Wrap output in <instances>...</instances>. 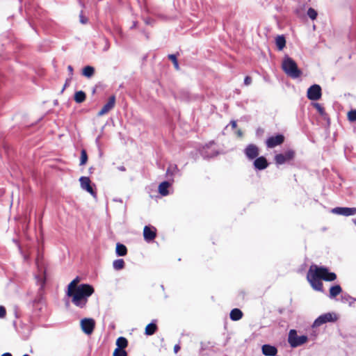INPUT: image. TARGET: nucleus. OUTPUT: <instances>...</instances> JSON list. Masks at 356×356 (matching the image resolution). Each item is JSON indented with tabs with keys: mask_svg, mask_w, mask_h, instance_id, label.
<instances>
[{
	"mask_svg": "<svg viewBox=\"0 0 356 356\" xmlns=\"http://www.w3.org/2000/svg\"><path fill=\"white\" fill-rule=\"evenodd\" d=\"M353 221H354V223H355V225H356V218H355V219H354V220H353Z\"/></svg>",
	"mask_w": 356,
	"mask_h": 356,
	"instance_id": "3c124183",
	"label": "nucleus"
},
{
	"mask_svg": "<svg viewBox=\"0 0 356 356\" xmlns=\"http://www.w3.org/2000/svg\"><path fill=\"white\" fill-rule=\"evenodd\" d=\"M295 152L292 149H289L283 154H278L275 155V162L277 165H282L293 160Z\"/></svg>",
	"mask_w": 356,
	"mask_h": 356,
	"instance_id": "423d86ee",
	"label": "nucleus"
},
{
	"mask_svg": "<svg viewBox=\"0 0 356 356\" xmlns=\"http://www.w3.org/2000/svg\"><path fill=\"white\" fill-rule=\"evenodd\" d=\"M342 291L341 287L339 285H334L332 286L330 289V294L329 297L331 299L334 298L336 296H337L339 294H340Z\"/></svg>",
	"mask_w": 356,
	"mask_h": 356,
	"instance_id": "6ab92c4d",
	"label": "nucleus"
},
{
	"mask_svg": "<svg viewBox=\"0 0 356 356\" xmlns=\"http://www.w3.org/2000/svg\"><path fill=\"white\" fill-rule=\"evenodd\" d=\"M114 201L118 202H120V203L122 202V200L121 199H114Z\"/></svg>",
	"mask_w": 356,
	"mask_h": 356,
	"instance_id": "de8ad7c7",
	"label": "nucleus"
},
{
	"mask_svg": "<svg viewBox=\"0 0 356 356\" xmlns=\"http://www.w3.org/2000/svg\"><path fill=\"white\" fill-rule=\"evenodd\" d=\"M156 229L154 227L145 226L143 229L144 239L147 242L153 241L156 236Z\"/></svg>",
	"mask_w": 356,
	"mask_h": 356,
	"instance_id": "ddd939ff",
	"label": "nucleus"
},
{
	"mask_svg": "<svg viewBox=\"0 0 356 356\" xmlns=\"http://www.w3.org/2000/svg\"><path fill=\"white\" fill-rule=\"evenodd\" d=\"M315 106H316V108L318 109V111L321 113H323V108L321 106V105H320V104H316Z\"/></svg>",
	"mask_w": 356,
	"mask_h": 356,
	"instance_id": "ea45409f",
	"label": "nucleus"
},
{
	"mask_svg": "<svg viewBox=\"0 0 356 356\" xmlns=\"http://www.w3.org/2000/svg\"><path fill=\"white\" fill-rule=\"evenodd\" d=\"M179 172L177 165L175 164H170L167 171H166V177L170 178V177L174 176L177 173Z\"/></svg>",
	"mask_w": 356,
	"mask_h": 356,
	"instance_id": "412c9836",
	"label": "nucleus"
},
{
	"mask_svg": "<svg viewBox=\"0 0 356 356\" xmlns=\"http://www.w3.org/2000/svg\"><path fill=\"white\" fill-rule=\"evenodd\" d=\"M252 83V79L250 76H245V79H244V84L246 85V86H249Z\"/></svg>",
	"mask_w": 356,
	"mask_h": 356,
	"instance_id": "4c0bfd02",
	"label": "nucleus"
},
{
	"mask_svg": "<svg viewBox=\"0 0 356 356\" xmlns=\"http://www.w3.org/2000/svg\"><path fill=\"white\" fill-rule=\"evenodd\" d=\"M127 250L125 245L121 243H117L116 254L118 256H124L127 254Z\"/></svg>",
	"mask_w": 356,
	"mask_h": 356,
	"instance_id": "bb28decb",
	"label": "nucleus"
},
{
	"mask_svg": "<svg viewBox=\"0 0 356 356\" xmlns=\"http://www.w3.org/2000/svg\"><path fill=\"white\" fill-rule=\"evenodd\" d=\"M238 136H242V132H241V131H240V130H239V131H238Z\"/></svg>",
	"mask_w": 356,
	"mask_h": 356,
	"instance_id": "8fccbe9b",
	"label": "nucleus"
},
{
	"mask_svg": "<svg viewBox=\"0 0 356 356\" xmlns=\"http://www.w3.org/2000/svg\"><path fill=\"white\" fill-rule=\"evenodd\" d=\"M275 43L279 50H282L286 45V40L283 35H278L275 38Z\"/></svg>",
	"mask_w": 356,
	"mask_h": 356,
	"instance_id": "b1692460",
	"label": "nucleus"
},
{
	"mask_svg": "<svg viewBox=\"0 0 356 356\" xmlns=\"http://www.w3.org/2000/svg\"><path fill=\"white\" fill-rule=\"evenodd\" d=\"M171 183L168 181H164L159 185V193L162 196H166L169 194L168 188L170 186Z\"/></svg>",
	"mask_w": 356,
	"mask_h": 356,
	"instance_id": "f3484780",
	"label": "nucleus"
},
{
	"mask_svg": "<svg viewBox=\"0 0 356 356\" xmlns=\"http://www.w3.org/2000/svg\"><path fill=\"white\" fill-rule=\"evenodd\" d=\"M116 345L118 346L116 348L124 349L128 345L127 339L123 337H120L117 339Z\"/></svg>",
	"mask_w": 356,
	"mask_h": 356,
	"instance_id": "393cba45",
	"label": "nucleus"
},
{
	"mask_svg": "<svg viewBox=\"0 0 356 356\" xmlns=\"http://www.w3.org/2000/svg\"><path fill=\"white\" fill-rule=\"evenodd\" d=\"M230 125L233 129H235L236 127V122L234 120H232L230 122Z\"/></svg>",
	"mask_w": 356,
	"mask_h": 356,
	"instance_id": "79ce46f5",
	"label": "nucleus"
},
{
	"mask_svg": "<svg viewBox=\"0 0 356 356\" xmlns=\"http://www.w3.org/2000/svg\"><path fill=\"white\" fill-rule=\"evenodd\" d=\"M337 320V316L334 313H325L319 316L313 323L312 327H317L326 323L334 322Z\"/></svg>",
	"mask_w": 356,
	"mask_h": 356,
	"instance_id": "39448f33",
	"label": "nucleus"
},
{
	"mask_svg": "<svg viewBox=\"0 0 356 356\" xmlns=\"http://www.w3.org/2000/svg\"><path fill=\"white\" fill-rule=\"evenodd\" d=\"M23 356H29V355H26H26H24Z\"/></svg>",
	"mask_w": 356,
	"mask_h": 356,
	"instance_id": "603ef678",
	"label": "nucleus"
},
{
	"mask_svg": "<svg viewBox=\"0 0 356 356\" xmlns=\"http://www.w3.org/2000/svg\"><path fill=\"white\" fill-rule=\"evenodd\" d=\"M118 170H120V171H125L126 169L124 166H120L118 167Z\"/></svg>",
	"mask_w": 356,
	"mask_h": 356,
	"instance_id": "a18cd8bd",
	"label": "nucleus"
},
{
	"mask_svg": "<svg viewBox=\"0 0 356 356\" xmlns=\"http://www.w3.org/2000/svg\"><path fill=\"white\" fill-rule=\"evenodd\" d=\"M113 356H127V353L124 349L115 348Z\"/></svg>",
	"mask_w": 356,
	"mask_h": 356,
	"instance_id": "473e14b6",
	"label": "nucleus"
},
{
	"mask_svg": "<svg viewBox=\"0 0 356 356\" xmlns=\"http://www.w3.org/2000/svg\"><path fill=\"white\" fill-rule=\"evenodd\" d=\"M67 70H68V72H69L70 74L72 75V74H73V67H72V66L68 65Z\"/></svg>",
	"mask_w": 356,
	"mask_h": 356,
	"instance_id": "a19ab883",
	"label": "nucleus"
},
{
	"mask_svg": "<svg viewBox=\"0 0 356 356\" xmlns=\"http://www.w3.org/2000/svg\"><path fill=\"white\" fill-rule=\"evenodd\" d=\"M261 350L265 356H275L277 353L276 347L268 344L263 345Z\"/></svg>",
	"mask_w": 356,
	"mask_h": 356,
	"instance_id": "dca6fc26",
	"label": "nucleus"
},
{
	"mask_svg": "<svg viewBox=\"0 0 356 356\" xmlns=\"http://www.w3.org/2000/svg\"><path fill=\"white\" fill-rule=\"evenodd\" d=\"M81 187L83 190L86 191L90 194H91L93 197L96 196V193L93 190L92 187L91 186L90 184V179L88 177H81L79 179Z\"/></svg>",
	"mask_w": 356,
	"mask_h": 356,
	"instance_id": "f8f14e48",
	"label": "nucleus"
},
{
	"mask_svg": "<svg viewBox=\"0 0 356 356\" xmlns=\"http://www.w3.org/2000/svg\"><path fill=\"white\" fill-rule=\"evenodd\" d=\"M35 279L37 280V282L41 286H42L43 284L44 283V279L39 275L35 276Z\"/></svg>",
	"mask_w": 356,
	"mask_h": 356,
	"instance_id": "e433bc0d",
	"label": "nucleus"
},
{
	"mask_svg": "<svg viewBox=\"0 0 356 356\" xmlns=\"http://www.w3.org/2000/svg\"><path fill=\"white\" fill-rule=\"evenodd\" d=\"M230 318L232 321H238L243 316V312L239 309H233L229 314Z\"/></svg>",
	"mask_w": 356,
	"mask_h": 356,
	"instance_id": "aec40b11",
	"label": "nucleus"
},
{
	"mask_svg": "<svg viewBox=\"0 0 356 356\" xmlns=\"http://www.w3.org/2000/svg\"><path fill=\"white\" fill-rule=\"evenodd\" d=\"M95 292L93 286L88 284H81L73 292L66 294L71 298L72 302L77 307L83 309L86 307L89 297Z\"/></svg>",
	"mask_w": 356,
	"mask_h": 356,
	"instance_id": "f03ea898",
	"label": "nucleus"
},
{
	"mask_svg": "<svg viewBox=\"0 0 356 356\" xmlns=\"http://www.w3.org/2000/svg\"><path fill=\"white\" fill-rule=\"evenodd\" d=\"M331 211L332 213L343 216L356 215L355 207H335L333 208Z\"/></svg>",
	"mask_w": 356,
	"mask_h": 356,
	"instance_id": "9d476101",
	"label": "nucleus"
},
{
	"mask_svg": "<svg viewBox=\"0 0 356 356\" xmlns=\"http://www.w3.org/2000/svg\"><path fill=\"white\" fill-rule=\"evenodd\" d=\"M253 165L256 170H263L268 167V163L264 156H259L254 159Z\"/></svg>",
	"mask_w": 356,
	"mask_h": 356,
	"instance_id": "2eb2a0df",
	"label": "nucleus"
},
{
	"mask_svg": "<svg viewBox=\"0 0 356 356\" xmlns=\"http://www.w3.org/2000/svg\"><path fill=\"white\" fill-rule=\"evenodd\" d=\"M137 26V22L136 21H134L133 22V24H132V26L130 27L131 29H134L136 28Z\"/></svg>",
	"mask_w": 356,
	"mask_h": 356,
	"instance_id": "c03bdc74",
	"label": "nucleus"
},
{
	"mask_svg": "<svg viewBox=\"0 0 356 356\" xmlns=\"http://www.w3.org/2000/svg\"><path fill=\"white\" fill-rule=\"evenodd\" d=\"M284 140V136L282 134H277L276 136L269 137L266 140V144L268 148H273L277 145L282 144Z\"/></svg>",
	"mask_w": 356,
	"mask_h": 356,
	"instance_id": "9b49d317",
	"label": "nucleus"
},
{
	"mask_svg": "<svg viewBox=\"0 0 356 356\" xmlns=\"http://www.w3.org/2000/svg\"><path fill=\"white\" fill-rule=\"evenodd\" d=\"M80 325L82 331L85 334L90 335L93 332L95 321L91 318H85L81 320Z\"/></svg>",
	"mask_w": 356,
	"mask_h": 356,
	"instance_id": "0eeeda50",
	"label": "nucleus"
},
{
	"mask_svg": "<svg viewBox=\"0 0 356 356\" xmlns=\"http://www.w3.org/2000/svg\"><path fill=\"white\" fill-rule=\"evenodd\" d=\"M108 47H109L108 44H106V46H105L104 50L106 51L108 49Z\"/></svg>",
	"mask_w": 356,
	"mask_h": 356,
	"instance_id": "09e8293b",
	"label": "nucleus"
},
{
	"mask_svg": "<svg viewBox=\"0 0 356 356\" xmlns=\"http://www.w3.org/2000/svg\"><path fill=\"white\" fill-rule=\"evenodd\" d=\"M282 68L288 76L293 79L298 78L302 74L301 71L298 68L296 63L288 56L284 58Z\"/></svg>",
	"mask_w": 356,
	"mask_h": 356,
	"instance_id": "7ed1b4c3",
	"label": "nucleus"
},
{
	"mask_svg": "<svg viewBox=\"0 0 356 356\" xmlns=\"http://www.w3.org/2000/svg\"><path fill=\"white\" fill-rule=\"evenodd\" d=\"M307 337L306 335H298L296 330H291L289 333L288 342L292 348H296L307 341Z\"/></svg>",
	"mask_w": 356,
	"mask_h": 356,
	"instance_id": "20e7f679",
	"label": "nucleus"
},
{
	"mask_svg": "<svg viewBox=\"0 0 356 356\" xmlns=\"http://www.w3.org/2000/svg\"><path fill=\"white\" fill-rule=\"evenodd\" d=\"M124 266V261L122 259H116L113 263V267L116 270H122Z\"/></svg>",
	"mask_w": 356,
	"mask_h": 356,
	"instance_id": "c85d7f7f",
	"label": "nucleus"
},
{
	"mask_svg": "<svg viewBox=\"0 0 356 356\" xmlns=\"http://www.w3.org/2000/svg\"><path fill=\"white\" fill-rule=\"evenodd\" d=\"M88 161V156L86 151L85 149H82L81 152V159H80V165H83L86 163Z\"/></svg>",
	"mask_w": 356,
	"mask_h": 356,
	"instance_id": "7c9ffc66",
	"label": "nucleus"
},
{
	"mask_svg": "<svg viewBox=\"0 0 356 356\" xmlns=\"http://www.w3.org/2000/svg\"><path fill=\"white\" fill-rule=\"evenodd\" d=\"M307 97L310 100H318L321 97V86L317 84L312 85L307 90Z\"/></svg>",
	"mask_w": 356,
	"mask_h": 356,
	"instance_id": "1a4fd4ad",
	"label": "nucleus"
},
{
	"mask_svg": "<svg viewBox=\"0 0 356 356\" xmlns=\"http://www.w3.org/2000/svg\"><path fill=\"white\" fill-rule=\"evenodd\" d=\"M244 154L249 161L254 160L259 154V149L254 144H249L243 150Z\"/></svg>",
	"mask_w": 356,
	"mask_h": 356,
	"instance_id": "6e6552de",
	"label": "nucleus"
},
{
	"mask_svg": "<svg viewBox=\"0 0 356 356\" xmlns=\"http://www.w3.org/2000/svg\"><path fill=\"white\" fill-rule=\"evenodd\" d=\"M341 301L343 303L348 302L350 306H352L353 303L356 301V299L351 297L348 294H343L341 296Z\"/></svg>",
	"mask_w": 356,
	"mask_h": 356,
	"instance_id": "a878e982",
	"label": "nucleus"
},
{
	"mask_svg": "<svg viewBox=\"0 0 356 356\" xmlns=\"http://www.w3.org/2000/svg\"><path fill=\"white\" fill-rule=\"evenodd\" d=\"M115 97L114 95L111 96L107 103L102 107L99 111L98 115L102 116L108 113L115 106Z\"/></svg>",
	"mask_w": 356,
	"mask_h": 356,
	"instance_id": "4468645a",
	"label": "nucleus"
},
{
	"mask_svg": "<svg viewBox=\"0 0 356 356\" xmlns=\"http://www.w3.org/2000/svg\"><path fill=\"white\" fill-rule=\"evenodd\" d=\"M307 14L308 17L312 20L316 19L318 15L317 12L312 8H309L308 9Z\"/></svg>",
	"mask_w": 356,
	"mask_h": 356,
	"instance_id": "2f4dec72",
	"label": "nucleus"
},
{
	"mask_svg": "<svg viewBox=\"0 0 356 356\" xmlns=\"http://www.w3.org/2000/svg\"><path fill=\"white\" fill-rule=\"evenodd\" d=\"M86 99V94L84 92L80 90L76 92L74 94V100L77 103H82Z\"/></svg>",
	"mask_w": 356,
	"mask_h": 356,
	"instance_id": "cd10ccee",
	"label": "nucleus"
},
{
	"mask_svg": "<svg viewBox=\"0 0 356 356\" xmlns=\"http://www.w3.org/2000/svg\"><path fill=\"white\" fill-rule=\"evenodd\" d=\"M156 330L157 325L156 324V321L154 320L146 326L145 333L146 335L150 336L154 334Z\"/></svg>",
	"mask_w": 356,
	"mask_h": 356,
	"instance_id": "a211bd4d",
	"label": "nucleus"
},
{
	"mask_svg": "<svg viewBox=\"0 0 356 356\" xmlns=\"http://www.w3.org/2000/svg\"><path fill=\"white\" fill-rule=\"evenodd\" d=\"M79 282V278L77 277L74 279L67 286V290L66 294L73 292L76 289L79 287L78 283Z\"/></svg>",
	"mask_w": 356,
	"mask_h": 356,
	"instance_id": "4be33fe9",
	"label": "nucleus"
},
{
	"mask_svg": "<svg viewBox=\"0 0 356 356\" xmlns=\"http://www.w3.org/2000/svg\"><path fill=\"white\" fill-rule=\"evenodd\" d=\"M307 278L314 289L322 291L323 284L321 280L333 281L337 278V275L334 273L329 272L325 267L312 265L307 272Z\"/></svg>",
	"mask_w": 356,
	"mask_h": 356,
	"instance_id": "f257e3e1",
	"label": "nucleus"
},
{
	"mask_svg": "<svg viewBox=\"0 0 356 356\" xmlns=\"http://www.w3.org/2000/svg\"><path fill=\"white\" fill-rule=\"evenodd\" d=\"M1 356H12V355L9 353H3Z\"/></svg>",
	"mask_w": 356,
	"mask_h": 356,
	"instance_id": "49530a36",
	"label": "nucleus"
},
{
	"mask_svg": "<svg viewBox=\"0 0 356 356\" xmlns=\"http://www.w3.org/2000/svg\"><path fill=\"white\" fill-rule=\"evenodd\" d=\"M94 73H95V68L90 65L86 66L85 67H83V69L82 70V74L87 78L92 77L93 76Z\"/></svg>",
	"mask_w": 356,
	"mask_h": 356,
	"instance_id": "5701e85b",
	"label": "nucleus"
},
{
	"mask_svg": "<svg viewBox=\"0 0 356 356\" xmlns=\"http://www.w3.org/2000/svg\"><path fill=\"white\" fill-rule=\"evenodd\" d=\"M209 148V145H207L206 147H204L202 151L201 152V154L204 158H211L217 154V152L215 151H212L211 153L207 152V149Z\"/></svg>",
	"mask_w": 356,
	"mask_h": 356,
	"instance_id": "c756f323",
	"label": "nucleus"
},
{
	"mask_svg": "<svg viewBox=\"0 0 356 356\" xmlns=\"http://www.w3.org/2000/svg\"><path fill=\"white\" fill-rule=\"evenodd\" d=\"M348 119L350 122L356 121V110H351L348 113Z\"/></svg>",
	"mask_w": 356,
	"mask_h": 356,
	"instance_id": "72a5a7b5",
	"label": "nucleus"
},
{
	"mask_svg": "<svg viewBox=\"0 0 356 356\" xmlns=\"http://www.w3.org/2000/svg\"><path fill=\"white\" fill-rule=\"evenodd\" d=\"M180 350V346L179 345H175L174 347V351L177 353Z\"/></svg>",
	"mask_w": 356,
	"mask_h": 356,
	"instance_id": "37998d69",
	"label": "nucleus"
},
{
	"mask_svg": "<svg viewBox=\"0 0 356 356\" xmlns=\"http://www.w3.org/2000/svg\"><path fill=\"white\" fill-rule=\"evenodd\" d=\"M6 309L3 306H0V318H3L6 316Z\"/></svg>",
	"mask_w": 356,
	"mask_h": 356,
	"instance_id": "c9c22d12",
	"label": "nucleus"
},
{
	"mask_svg": "<svg viewBox=\"0 0 356 356\" xmlns=\"http://www.w3.org/2000/svg\"><path fill=\"white\" fill-rule=\"evenodd\" d=\"M168 58L173 63L175 69L179 70V67L176 56L175 54H170L168 55Z\"/></svg>",
	"mask_w": 356,
	"mask_h": 356,
	"instance_id": "f704fd0d",
	"label": "nucleus"
},
{
	"mask_svg": "<svg viewBox=\"0 0 356 356\" xmlns=\"http://www.w3.org/2000/svg\"><path fill=\"white\" fill-rule=\"evenodd\" d=\"M79 18H80V22L81 24H86L87 22H88V19L86 18L85 17H83L82 13L80 14L79 15Z\"/></svg>",
	"mask_w": 356,
	"mask_h": 356,
	"instance_id": "58836bf2",
	"label": "nucleus"
}]
</instances>
